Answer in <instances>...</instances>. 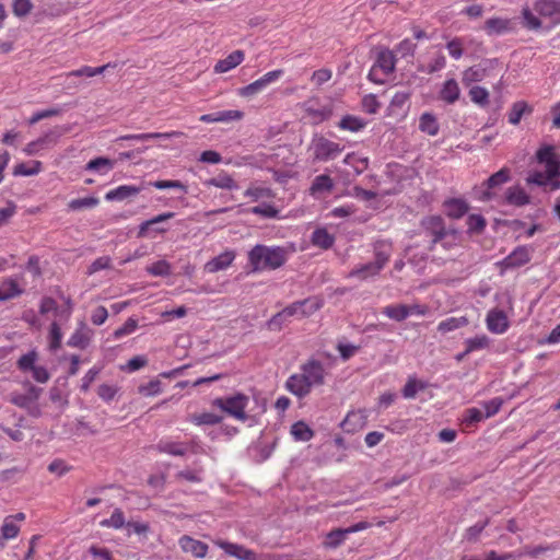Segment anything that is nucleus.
Masks as SVG:
<instances>
[{"label": "nucleus", "mask_w": 560, "mask_h": 560, "mask_svg": "<svg viewBox=\"0 0 560 560\" xmlns=\"http://www.w3.org/2000/svg\"><path fill=\"white\" fill-rule=\"evenodd\" d=\"M502 404H503V400H502V398H499V397H495L489 401L482 402V408H483L482 411H483L485 419L494 416L500 410Z\"/></svg>", "instance_id": "nucleus-57"}, {"label": "nucleus", "mask_w": 560, "mask_h": 560, "mask_svg": "<svg viewBox=\"0 0 560 560\" xmlns=\"http://www.w3.org/2000/svg\"><path fill=\"white\" fill-rule=\"evenodd\" d=\"M383 314L394 320L401 322L408 317L407 305L394 304L385 306L383 308Z\"/></svg>", "instance_id": "nucleus-44"}, {"label": "nucleus", "mask_w": 560, "mask_h": 560, "mask_svg": "<svg viewBox=\"0 0 560 560\" xmlns=\"http://www.w3.org/2000/svg\"><path fill=\"white\" fill-rule=\"evenodd\" d=\"M320 307L319 302L316 299H307L302 302L293 303L280 312L273 319H285L292 316L304 317L313 314Z\"/></svg>", "instance_id": "nucleus-7"}, {"label": "nucleus", "mask_w": 560, "mask_h": 560, "mask_svg": "<svg viewBox=\"0 0 560 560\" xmlns=\"http://www.w3.org/2000/svg\"><path fill=\"white\" fill-rule=\"evenodd\" d=\"M535 10L541 18L547 19L550 24L560 23V1L538 0L535 3Z\"/></svg>", "instance_id": "nucleus-14"}, {"label": "nucleus", "mask_w": 560, "mask_h": 560, "mask_svg": "<svg viewBox=\"0 0 560 560\" xmlns=\"http://www.w3.org/2000/svg\"><path fill=\"white\" fill-rule=\"evenodd\" d=\"M513 28L512 21L502 18H492L486 21L485 30L489 35H500Z\"/></svg>", "instance_id": "nucleus-25"}, {"label": "nucleus", "mask_w": 560, "mask_h": 560, "mask_svg": "<svg viewBox=\"0 0 560 560\" xmlns=\"http://www.w3.org/2000/svg\"><path fill=\"white\" fill-rule=\"evenodd\" d=\"M151 186L156 189H180L183 192H187V187L179 180H155L150 183Z\"/></svg>", "instance_id": "nucleus-60"}, {"label": "nucleus", "mask_w": 560, "mask_h": 560, "mask_svg": "<svg viewBox=\"0 0 560 560\" xmlns=\"http://www.w3.org/2000/svg\"><path fill=\"white\" fill-rule=\"evenodd\" d=\"M235 259L233 250H225L205 265V270L210 273L226 269Z\"/></svg>", "instance_id": "nucleus-19"}, {"label": "nucleus", "mask_w": 560, "mask_h": 560, "mask_svg": "<svg viewBox=\"0 0 560 560\" xmlns=\"http://www.w3.org/2000/svg\"><path fill=\"white\" fill-rule=\"evenodd\" d=\"M172 266L166 260H159L147 267V271L153 276H168Z\"/></svg>", "instance_id": "nucleus-54"}, {"label": "nucleus", "mask_w": 560, "mask_h": 560, "mask_svg": "<svg viewBox=\"0 0 560 560\" xmlns=\"http://www.w3.org/2000/svg\"><path fill=\"white\" fill-rule=\"evenodd\" d=\"M485 419L483 411L479 408H468L462 416V424L465 429H470L476 423Z\"/></svg>", "instance_id": "nucleus-41"}, {"label": "nucleus", "mask_w": 560, "mask_h": 560, "mask_svg": "<svg viewBox=\"0 0 560 560\" xmlns=\"http://www.w3.org/2000/svg\"><path fill=\"white\" fill-rule=\"evenodd\" d=\"M362 107L366 113L375 114L380 109L381 104L378 103L375 95L370 94L363 97Z\"/></svg>", "instance_id": "nucleus-63"}, {"label": "nucleus", "mask_w": 560, "mask_h": 560, "mask_svg": "<svg viewBox=\"0 0 560 560\" xmlns=\"http://www.w3.org/2000/svg\"><path fill=\"white\" fill-rule=\"evenodd\" d=\"M419 129L429 136L438 135L439 124L436 118L429 113L422 114L419 121Z\"/></svg>", "instance_id": "nucleus-40"}, {"label": "nucleus", "mask_w": 560, "mask_h": 560, "mask_svg": "<svg viewBox=\"0 0 560 560\" xmlns=\"http://www.w3.org/2000/svg\"><path fill=\"white\" fill-rule=\"evenodd\" d=\"M69 131L68 127H56L38 139L28 142L24 148L23 152L26 155H36L42 150L48 148L49 145L56 144L59 138Z\"/></svg>", "instance_id": "nucleus-5"}, {"label": "nucleus", "mask_w": 560, "mask_h": 560, "mask_svg": "<svg viewBox=\"0 0 560 560\" xmlns=\"http://www.w3.org/2000/svg\"><path fill=\"white\" fill-rule=\"evenodd\" d=\"M178 544L184 552L191 553L197 558L206 557L208 551V546L205 542L196 540L190 536L180 537Z\"/></svg>", "instance_id": "nucleus-17"}, {"label": "nucleus", "mask_w": 560, "mask_h": 560, "mask_svg": "<svg viewBox=\"0 0 560 560\" xmlns=\"http://www.w3.org/2000/svg\"><path fill=\"white\" fill-rule=\"evenodd\" d=\"M312 244L322 249H328L334 245L335 237L328 233L327 229L318 228L312 234Z\"/></svg>", "instance_id": "nucleus-31"}, {"label": "nucleus", "mask_w": 560, "mask_h": 560, "mask_svg": "<svg viewBox=\"0 0 560 560\" xmlns=\"http://www.w3.org/2000/svg\"><path fill=\"white\" fill-rule=\"evenodd\" d=\"M312 150L316 160L328 161L337 158L341 153L342 148L339 143L320 137L313 141Z\"/></svg>", "instance_id": "nucleus-9"}, {"label": "nucleus", "mask_w": 560, "mask_h": 560, "mask_svg": "<svg viewBox=\"0 0 560 560\" xmlns=\"http://www.w3.org/2000/svg\"><path fill=\"white\" fill-rule=\"evenodd\" d=\"M423 384L417 380H409L402 389L405 398H415L417 393L423 389Z\"/></svg>", "instance_id": "nucleus-62"}, {"label": "nucleus", "mask_w": 560, "mask_h": 560, "mask_svg": "<svg viewBox=\"0 0 560 560\" xmlns=\"http://www.w3.org/2000/svg\"><path fill=\"white\" fill-rule=\"evenodd\" d=\"M86 170L89 171H95L103 175L107 174L109 171L114 167V162L107 158H97L94 160H91L86 164Z\"/></svg>", "instance_id": "nucleus-43"}, {"label": "nucleus", "mask_w": 560, "mask_h": 560, "mask_svg": "<svg viewBox=\"0 0 560 560\" xmlns=\"http://www.w3.org/2000/svg\"><path fill=\"white\" fill-rule=\"evenodd\" d=\"M32 10V3L30 0H14L13 12L18 16H25Z\"/></svg>", "instance_id": "nucleus-64"}, {"label": "nucleus", "mask_w": 560, "mask_h": 560, "mask_svg": "<svg viewBox=\"0 0 560 560\" xmlns=\"http://www.w3.org/2000/svg\"><path fill=\"white\" fill-rule=\"evenodd\" d=\"M288 258V250L280 246L256 245L248 253V260L254 270L277 269Z\"/></svg>", "instance_id": "nucleus-3"}, {"label": "nucleus", "mask_w": 560, "mask_h": 560, "mask_svg": "<svg viewBox=\"0 0 560 560\" xmlns=\"http://www.w3.org/2000/svg\"><path fill=\"white\" fill-rule=\"evenodd\" d=\"M248 404L249 397L242 393H235L212 400L213 407L219 408L230 417L242 422H245L249 417L246 411Z\"/></svg>", "instance_id": "nucleus-4"}, {"label": "nucleus", "mask_w": 560, "mask_h": 560, "mask_svg": "<svg viewBox=\"0 0 560 560\" xmlns=\"http://www.w3.org/2000/svg\"><path fill=\"white\" fill-rule=\"evenodd\" d=\"M245 58L242 50H234L226 58L219 60L214 66V72L224 73L237 67Z\"/></svg>", "instance_id": "nucleus-23"}, {"label": "nucleus", "mask_w": 560, "mask_h": 560, "mask_svg": "<svg viewBox=\"0 0 560 560\" xmlns=\"http://www.w3.org/2000/svg\"><path fill=\"white\" fill-rule=\"evenodd\" d=\"M468 230L472 233H480L486 226V220L479 214H470L467 220Z\"/></svg>", "instance_id": "nucleus-59"}, {"label": "nucleus", "mask_w": 560, "mask_h": 560, "mask_svg": "<svg viewBox=\"0 0 560 560\" xmlns=\"http://www.w3.org/2000/svg\"><path fill=\"white\" fill-rule=\"evenodd\" d=\"M368 422V415L365 410H352L348 412L345 420L341 422V428L345 432L354 433L362 430Z\"/></svg>", "instance_id": "nucleus-15"}, {"label": "nucleus", "mask_w": 560, "mask_h": 560, "mask_svg": "<svg viewBox=\"0 0 560 560\" xmlns=\"http://www.w3.org/2000/svg\"><path fill=\"white\" fill-rule=\"evenodd\" d=\"M245 196L249 197L253 201H258L260 199H269L273 195L267 187L253 185L246 189Z\"/></svg>", "instance_id": "nucleus-51"}, {"label": "nucleus", "mask_w": 560, "mask_h": 560, "mask_svg": "<svg viewBox=\"0 0 560 560\" xmlns=\"http://www.w3.org/2000/svg\"><path fill=\"white\" fill-rule=\"evenodd\" d=\"M188 419L196 425H214L220 423L223 417L211 411H201L190 415Z\"/></svg>", "instance_id": "nucleus-27"}, {"label": "nucleus", "mask_w": 560, "mask_h": 560, "mask_svg": "<svg viewBox=\"0 0 560 560\" xmlns=\"http://www.w3.org/2000/svg\"><path fill=\"white\" fill-rule=\"evenodd\" d=\"M62 334L57 322H52L49 329V348L57 350L61 345Z\"/></svg>", "instance_id": "nucleus-55"}, {"label": "nucleus", "mask_w": 560, "mask_h": 560, "mask_svg": "<svg viewBox=\"0 0 560 560\" xmlns=\"http://www.w3.org/2000/svg\"><path fill=\"white\" fill-rule=\"evenodd\" d=\"M505 200L509 205L524 206L529 202V197L523 188L514 186L505 191Z\"/></svg>", "instance_id": "nucleus-34"}, {"label": "nucleus", "mask_w": 560, "mask_h": 560, "mask_svg": "<svg viewBox=\"0 0 560 560\" xmlns=\"http://www.w3.org/2000/svg\"><path fill=\"white\" fill-rule=\"evenodd\" d=\"M203 184L206 186H214L217 188L229 189V190L238 188V185L234 180V178L225 172H220L217 176L205 180Z\"/></svg>", "instance_id": "nucleus-26"}, {"label": "nucleus", "mask_w": 560, "mask_h": 560, "mask_svg": "<svg viewBox=\"0 0 560 560\" xmlns=\"http://www.w3.org/2000/svg\"><path fill=\"white\" fill-rule=\"evenodd\" d=\"M510 179V171L501 168L499 172L491 175L488 180L477 190L478 198L482 201H488L493 198V190Z\"/></svg>", "instance_id": "nucleus-11"}, {"label": "nucleus", "mask_w": 560, "mask_h": 560, "mask_svg": "<svg viewBox=\"0 0 560 560\" xmlns=\"http://www.w3.org/2000/svg\"><path fill=\"white\" fill-rule=\"evenodd\" d=\"M537 160L544 171L533 172L527 182L551 189L560 188V161L552 147H542L537 151Z\"/></svg>", "instance_id": "nucleus-2"}, {"label": "nucleus", "mask_w": 560, "mask_h": 560, "mask_svg": "<svg viewBox=\"0 0 560 560\" xmlns=\"http://www.w3.org/2000/svg\"><path fill=\"white\" fill-rule=\"evenodd\" d=\"M20 533V525L15 523L14 517H5L1 526V534L4 539H13Z\"/></svg>", "instance_id": "nucleus-47"}, {"label": "nucleus", "mask_w": 560, "mask_h": 560, "mask_svg": "<svg viewBox=\"0 0 560 560\" xmlns=\"http://www.w3.org/2000/svg\"><path fill=\"white\" fill-rule=\"evenodd\" d=\"M174 212H165L142 222L139 226L138 237H154L164 234L167 229L162 226L161 223L174 218Z\"/></svg>", "instance_id": "nucleus-10"}, {"label": "nucleus", "mask_w": 560, "mask_h": 560, "mask_svg": "<svg viewBox=\"0 0 560 560\" xmlns=\"http://www.w3.org/2000/svg\"><path fill=\"white\" fill-rule=\"evenodd\" d=\"M38 352L35 350L28 351L27 353L23 354L16 362V365L19 370L22 372H32L34 368L38 365Z\"/></svg>", "instance_id": "nucleus-35"}, {"label": "nucleus", "mask_w": 560, "mask_h": 560, "mask_svg": "<svg viewBox=\"0 0 560 560\" xmlns=\"http://www.w3.org/2000/svg\"><path fill=\"white\" fill-rule=\"evenodd\" d=\"M527 110V104L523 102H518L514 104L512 110L509 114V121L513 125H517L524 113Z\"/></svg>", "instance_id": "nucleus-61"}, {"label": "nucleus", "mask_w": 560, "mask_h": 560, "mask_svg": "<svg viewBox=\"0 0 560 560\" xmlns=\"http://www.w3.org/2000/svg\"><path fill=\"white\" fill-rule=\"evenodd\" d=\"M339 127L343 130L357 132L365 127V122L359 117L346 116L340 120Z\"/></svg>", "instance_id": "nucleus-50"}, {"label": "nucleus", "mask_w": 560, "mask_h": 560, "mask_svg": "<svg viewBox=\"0 0 560 560\" xmlns=\"http://www.w3.org/2000/svg\"><path fill=\"white\" fill-rule=\"evenodd\" d=\"M486 326L490 332L502 335L510 327L509 316L502 310L492 308L487 313Z\"/></svg>", "instance_id": "nucleus-12"}, {"label": "nucleus", "mask_w": 560, "mask_h": 560, "mask_svg": "<svg viewBox=\"0 0 560 560\" xmlns=\"http://www.w3.org/2000/svg\"><path fill=\"white\" fill-rule=\"evenodd\" d=\"M92 336L93 331L85 324H81L70 337L68 345L71 347L84 349L89 346Z\"/></svg>", "instance_id": "nucleus-21"}, {"label": "nucleus", "mask_w": 560, "mask_h": 560, "mask_svg": "<svg viewBox=\"0 0 560 560\" xmlns=\"http://www.w3.org/2000/svg\"><path fill=\"white\" fill-rule=\"evenodd\" d=\"M388 258H389V254H387L385 252H377L375 255L374 261L364 264V265H361L360 267L354 268L350 272V277H357L360 280H366L371 277H374L387 264Z\"/></svg>", "instance_id": "nucleus-8"}, {"label": "nucleus", "mask_w": 560, "mask_h": 560, "mask_svg": "<svg viewBox=\"0 0 560 560\" xmlns=\"http://www.w3.org/2000/svg\"><path fill=\"white\" fill-rule=\"evenodd\" d=\"M290 433L298 442H307L314 436V431L304 421L293 423Z\"/></svg>", "instance_id": "nucleus-33"}, {"label": "nucleus", "mask_w": 560, "mask_h": 560, "mask_svg": "<svg viewBox=\"0 0 560 560\" xmlns=\"http://www.w3.org/2000/svg\"><path fill=\"white\" fill-rule=\"evenodd\" d=\"M334 188V180L328 175H318L314 178L310 192L318 198L325 194H329Z\"/></svg>", "instance_id": "nucleus-24"}, {"label": "nucleus", "mask_w": 560, "mask_h": 560, "mask_svg": "<svg viewBox=\"0 0 560 560\" xmlns=\"http://www.w3.org/2000/svg\"><path fill=\"white\" fill-rule=\"evenodd\" d=\"M486 69L481 66H474L464 71L463 73V83L465 85H470L475 82H479L486 78Z\"/></svg>", "instance_id": "nucleus-42"}, {"label": "nucleus", "mask_w": 560, "mask_h": 560, "mask_svg": "<svg viewBox=\"0 0 560 560\" xmlns=\"http://www.w3.org/2000/svg\"><path fill=\"white\" fill-rule=\"evenodd\" d=\"M395 68V58L390 50H381L377 55V59L369 74L372 80H377L378 72L387 75L393 72Z\"/></svg>", "instance_id": "nucleus-13"}, {"label": "nucleus", "mask_w": 560, "mask_h": 560, "mask_svg": "<svg viewBox=\"0 0 560 560\" xmlns=\"http://www.w3.org/2000/svg\"><path fill=\"white\" fill-rule=\"evenodd\" d=\"M530 259V250L529 248L522 246L516 248L513 253H511L505 259L504 265L506 267H518Z\"/></svg>", "instance_id": "nucleus-30"}, {"label": "nucleus", "mask_w": 560, "mask_h": 560, "mask_svg": "<svg viewBox=\"0 0 560 560\" xmlns=\"http://www.w3.org/2000/svg\"><path fill=\"white\" fill-rule=\"evenodd\" d=\"M110 67V63H107V65H104L102 67H97V68H92V67H89V66H85V67H82L78 70H73L71 72H69L68 75L70 77H95V75H98V74H102L107 68Z\"/></svg>", "instance_id": "nucleus-53"}, {"label": "nucleus", "mask_w": 560, "mask_h": 560, "mask_svg": "<svg viewBox=\"0 0 560 560\" xmlns=\"http://www.w3.org/2000/svg\"><path fill=\"white\" fill-rule=\"evenodd\" d=\"M39 311L42 314H51L52 317L68 319L70 317V307L60 310L55 300L51 298H44L40 302Z\"/></svg>", "instance_id": "nucleus-22"}, {"label": "nucleus", "mask_w": 560, "mask_h": 560, "mask_svg": "<svg viewBox=\"0 0 560 560\" xmlns=\"http://www.w3.org/2000/svg\"><path fill=\"white\" fill-rule=\"evenodd\" d=\"M424 228L430 231L434 236V242L441 238L445 233V226L441 217L432 215L423 221Z\"/></svg>", "instance_id": "nucleus-39"}, {"label": "nucleus", "mask_w": 560, "mask_h": 560, "mask_svg": "<svg viewBox=\"0 0 560 560\" xmlns=\"http://www.w3.org/2000/svg\"><path fill=\"white\" fill-rule=\"evenodd\" d=\"M468 325V319L465 316L462 317H448L444 320H442L438 325V330L442 334H447L450 331L459 329L462 327H465Z\"/></svg>", "instance_id": "nucleus-37"}, {"label": "nucleus", "mask_w": 560, "mask_h": 560, "mask_svg": "<svg viewBox=\"0 0 560 560\" xmlns=\"http://www.w3.org/2000/svg\"><path fill=\"white\" fill-rule=\"evenodd\" d=\"M347 536L346 529H334L326 535L324 545L328 548H337L346 540Z\"/></svg>", "instance_id": "nucleus-45"}, {"label": "nucleus", "mask_w": 560, "mask_h": 560, "mask_svg": "<svg viewBox=\"0 0 560 560\" xmlns=\"http://www.w3.org/2000/svg\"><path fill=\"white\" fill-rule=\"evenodd\" d=\"M100 524L102 527L119 529L126 525L125 515L121 510L116 509L109 518L103 520Z\"/></svg>", "instance_id": "nucleus-48"}, {"label": "nucleus", "mask_w": 560, "mask_h": 560, "mask_svg": "<svg viewBox=\"0 0 560 560\" xmlns=\"http://www.w3.org/2000/svg\"><path fill=\"white\" fill-rule=\"evenodd\" d=\"M409 93L405 91L395 93L387 108L388 116L402 115L404 109L409 101Z\"/></svg>", "instance_id": "nucleus-28"}, {"label": "nucleus", "mask_w": 560, "mask_h": 560, "mask_svg": "<svg viewBox=\"0 0 560 560\" xmlns=\"http://www.w3.org/2000/svg\"><path fill=\"white\" fill-rule=\"evenodd\" d=\"M460 95L458 83L454 79L446 80L440 91V98L446 103H455Z\"/></svg>", "instance_id": "nucleus-29"}, {"label": "nucleus", "mask_w": 560, "mask_h": 560, "mask_svg": "<svg viewBox=\"0 0 560 560\" xmlns=\"http://www.w3.org/2000/svg\"><path fill=\"white\" fill-rule=\"evenodd\" d=\"M524 25L529 30H538L541 26L539 18H537L528 8L522 11Z\"/></svg>", "instance_id": "nucleus-58"}, {"label": "nucleus", "mask_w": 560, "mask_h": 560, "mask_svg": "<svg viewBox=\"0 0 560 560\" xmlns=\"http://www.w3.org/2000/svg\"><path fill=\"white\" fill-rule=\"evenodd\" d=\"M98 199L95 197H85L80 199H73L68 203L70 210L78 211L82 209L94 208L98 205Z\"/></svg>", "instance_id": "nucleus-52"}, {"label": "nucleus", "mask_w": 560, "mask_h": 560, "mask_svg": "<svg viewBox=\"0 0 560 560\" xmlns=\"http://www.w3.org/2000/svg\"><path fill=\"white\" fill-rule=\"evenodd\" d=\"M142 190V187L133 185H121L115 189L106 192L105 199L107 201H124L126 199L137 196Z\"/></svg>", "instance_id": "nucleus-18"}, {"label": "nucleus", "mask_w": 560, "mask_h": 560, "mask_svg": "<svg viewBox=\"0 0 560 560\" xmlns=\"http://www.w3.org/2000/svg\"><path fill=\"white\" fill-rule=\"evenodd\" d=\"M283 74L282 70H273L264 74L261 78L257 79L253 83L240 88L237 90V94L242 97L250 98L260 92H262L268 85L277 82Z\"/></svg>", "instance_id": "nucleus-6"}, {"label": "nucleus", "mask_w": 560, "mask_h": 560, "mask_svg": "<svg viewBox=\"0 0 560 560\" xmlns=\"http://www.w3.org/2000/svg\"><path fill=\"white\" fill-rule=\"evenodd\" d=\"M326 372L317 361H310L301 368V371L291 375L285 383V388L299 398L307 396L313 387L324 384Z\"/></svg>", "instance_id": "nucleus-1"}, {"label": "nucleus", "mask_w": 560, "mask_h": 560, "mask_svg": "<svg viewBox=\"0 0 560 560\" xmlns=\"http://www.w3.org/2000/svg\"><path fill=\"white\" fill-rule=\"evenodd\" d=\"M444 211L450 218L459 219L468 211V205L462 199H451L444 203Z\"/></svg>", "instance_id": "nucleus-32"}, {"label": "nucleus", "mask_w": 560, "mask_h": 560, "mask_svg": "<svg viewBox=\"0 0 560 560\" xmlns=\"http://www.w3.org/2000/svg\"><path fill=\"white\" fill-rule=\"evenodd\" d=\"M23 284L18 279L8 278L0 282V301H5L20 295Z\"/></svg>", "instance_id": "nucleus-20"}, {"label": "nucleus", "mask_w": 560, "mask_h": 560, "mask_svg": "<svg viewBox=\"0 0 560 560\" xmlns=\"http://www.w3.org/2000/svg\"><path fill=\"white\" fill-rule=\"evenodd\" d=\"M469 96L474 103L485 105L488 103L489 92L481 86H472L469 90Z\"/></svg>", "instance_id": "nucleus-56"}, {"label": "nucleus", "mask_w": 560, "mask_h": 560, "mask_svg": "<svg viewBox=\"0 0 560 560\" xmlns=\"http://www.w3.org/2000/svg\"><path fill=\"white\" fill-rule=\"evenodd\" d=\"M215 545L223 549L229 556L235 557L240 560H257V556L254 551L246 549L241 545L221 539L215 540Z\"/></svg>", "instance_id": "nucleus-16"}, {"label": "nucleus", "mask_w": 560, "mask_h": 560, "mask_svg": "<svg viewBox=\"0 0 560 560\" xmlns=\"http://www.w3.org/2000/svg\"><path fill=\"white\" fill-rule=\"evenodd\" d=\"M182 136V132L173 131V132H155V133H140V135H130L122 137L121 139H128V140H137V141H145L150 139H168L172 137H179Z\"/></svg>", "instance_id": "nucleus-46"}, {"label": "nucleus", "mask_w": 560, "mask_h": 560, "mask_svg": "<svg viewBox=\"0 0 560 560\" xmlns=\"http://www.w3.org/2000/svg\"><path fill=\"white\" fill-rule=\"evenodd\" d=\"M465 354L489 348L490 339L487 335H478L465 340Z\"/></svg>", "instance_id": "nucleus-38"}, {"label": "nucleus", "mask_w": 560, "mask_h": 560, "mask_svg": "<svg viewBox=\"0 0 560 560\" xmlns=\"http://www.w3.org/2000/svg\"><path fill=\"white\" fill-rule=\"evenodd\" d=\"M40 161H31L28 163H19L14 166L13 174L15 176H33L42 171Z\"/></svg>", "instance_id": "nucleus-36"}, {"label": "nucleus", "mask_w": 560, "mask_h": 560, "mask_svg": "<svg viewBox=\"0 0 560 560\" xmlns=\"http://www.w3.org/2000/svg\"><path fill=\"white\" fill-rule=\"evenodd\" d=\"M162 392V383L159 380H151L138 387V393L143 397L156 396Z\"/></svg>", "instance_id": "nucleus-49"}]
</instances>
